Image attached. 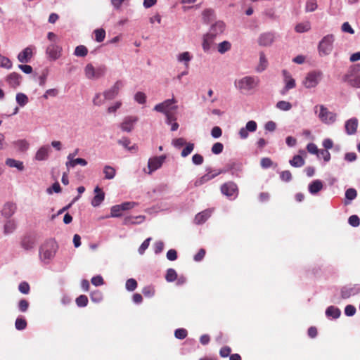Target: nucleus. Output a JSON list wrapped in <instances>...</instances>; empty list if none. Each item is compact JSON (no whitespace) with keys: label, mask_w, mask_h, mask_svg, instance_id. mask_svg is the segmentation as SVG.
I'll list each match as a JSON object with an SVG mask.
<instances>
[{"label":"nucleus","mask_w":360,"mask_h":360,"mask_svg":"<svg viewBox=\"0 0 360 360\" xmlns=\"http://www.w3.org/2000/svg\"><path fill=\"white\" fill-rule=\"evenodd\" d=\"M134 99L137 103L143 104L146 101V96L144 93L139 91L135 94Z\"/></svg>","instance_id":"052dcab7"},{"label":"nucleus","mask_w":360,"mask_h":360,"mask_svg":"<svg viewBox=\"0 0 360 360\" xmlns=\"http://www.w3.org/2000/svg\"><path fill=\"white\" fill-rule=\"evenodd\" d=\"M177 59H178V60L179 62H184L186 66L187 67L188 65V63L191 60V57L190 56V53L186 51V52H184L182 53H180L178 56Z\"/></svg>","instance_id":"de8ad7c7"},{"label":"nucleus","mask_w":360,"mask_h":360,"mask_svg":"<svg viewBox=\"0 0 360 360\" xmlns=\"http://www.w3.org/2000/svg\"><path fill=\"white\" fill-rule=\"evenodd\" d=\"M175 338L179 340H183L187 336V330L184 328L176 329L174 332Z\"/></svg>","instance_id":"680f3d73"},{"label":"nucleus","mask_w":360,"mask_h":360,"mask_svg":"<svg viewBox=\"0 0 360 360\" xmlns=\"http://www.w3.org/2000/svg\"><path fill=\"white\" fill-rule=\"evenodd\" d=\"M76 304H77L78 307H86L88 304V298L86 295H79L77 299H76Z\"/></svg>","instance_id":"4d7b16f0"},{"label":"nucleus","mask_w":360,"mask_h":360,"mask_svg":"<svg viewBox=\"0 0 360 360\" xmlns=\"http://www.w3.org/2000/svg\"><path fill=\"white\" fill-rule=\"evenodd\" d=\"M176 278H177V274L174 269H167V274L165 276V279L168 282H173L176 279Z\"/></svg>","instance_id":"c03bdc74"},{"label":"nucleus","mask_w":360,"mask_h":360,"mask_svg":"<svg viewBox=\"0 0 360 360\" xmlns=\"http://www.w3.org/2000/svg\"><path fill=\"white\" fill-rule=\"evenodd\" d=\"M259 82L257 77L246 76L237 82V86L240 90L250 91L257 87Z\"/></svg>","instance_id":"f03ea898"},{"label":"nucleus","mask_w":360,"mask_h":360,"mask_svg":"<svg viewBox=\"0 0 360 360\" xmlns=\"http://www.w3.org/2000/svg\"><path fill=\"white\" fill-rule=\"evenodd\" d=\"M311 25L309 22L299 23L295 27V31L299 33L307 32L310 30Z\"/></svg>","instance_id":"c9c22d12"},{"label":"nucleus","mask_w":360,"mask_h":360,"mask_svg":"<svg viewBox=\"0 0 360 360\" xmlns=\"http://www.w3.org/2000/svg\"><path fill=\"white\" fill-rule=\"evenodd\" d=\"M16 101L20 106H24L28 103V98L25 94L18 93L16 95Z\"/></svg>","instance_id":"37998d69"},{"label":"nucleus","mask_w":360,"mask_h":360,"mask_svg":"<svg viewBox=\"0 0 360 360\" xmlns=\"http://www.w3.org/2000/svg\"><path fill=\"white\" fill-rule=\"evenodd\" d=\"M58 248V245L54 240L50 239L46 241L39 249L40 259L44 263L49 264L55 257Z\"/></svg>","instance_id":"f257e3e1"},{"label":"nucleus","mask_w":360,"mask_h":360,"mask_svg":"<svg viewBox=\"0 0 360 360\" xmlns=\"http://www.w3.org/2000/svg\"><path fill=\"white\" fill-rule=\"evenodd\" d=\"M95 40L97 42H102L105 37V31L101 28L94 30Z\"/></svg>","instance_id":"79ce46f5"},{"label":"nucleus","mask_w":360,"mask_h":360,"mask_svg":"<svg viewBox=\"0 0 360 360\" xmlns=\"http://www.w3.org/2000/svg\"><path fill=\"white\" fill-rule=\"evenodd\" d=\"M260 165L262 167L266 169L272 166L273 162L269 158H263L261 159Z\"/></svg>","instance_id":"338daca9"},{"label":"nucleus","mask_w":360,"mask_h":360,"mask_svg":"<svg viewBox=\"0 0 360 360\" xmlns=\"http://www.w3.org/2000/svg\"><path fill=\"white\" fill-rule=\"evenodd\" d=\"M360 292V285L355 284L353 285L344 286L341 289V296L346 299L351 296L355 295Z\"/></svg>","instance_id":"ddd939ff"},{"label":"nucleus","mask_w":360,"mask_h":360,"mask_svg":"<svg viewBox=\"0 0 360 360\" xmlns=\"http://www.w3.org/2000/svg\"><path fill=\"white\" fill-rule=\"evenodd\" d=\"M142 293L148 297H150L155 294V289L151 286H146L142 290Z\"/></svg>","instance_id":"e2e57ef3"},{"label":"nucleus","mask_w":360,"mask_h":360,"mask_svg":"<svg viewBox=\"0 0 360 360\" xmlns=\"http://www.w3.org/2000/svg\"><path fill=\"white\" fill-rule=\"evenodd\" d=\"M326 315L328 318L337 319L338 318V309L333 306H330L327 308L326 311Z\"/></svg>","instance_id":"09e8293b"},{"label":"nucleus","mask_w":360,"mask_h":360,"mask_svg":"<svg viewBox=\"0 0 360 360\" xmlns=\"http://www.w3.org/2000/svg\"><path fill=\"white\" fill-rule=\"evenodd\" d=\"M138 120L139 118L136 116H127L120 124V128L123 131L131 132Z\"/></svg>","instance_id":"9d476101"},{"label":"nucleus","mask_w":360,"mask_h":360,"mask_svg":"<svg viewBox=\"0 0 360 360\" xmlns=\"http://www.w3.org/2000/svg\"><path fill=\"white\" fill-rule=\"evenodd\" d=\"M223 149H224V145L221 143L217 142V143H214V145L212 147L211 150H212V153H214L215 155H218V154H220L223 151Z\"/></svg>","instance_id":"13d9d810"},{"label":"nucleus","mask_w":360,"mask_h":360,"mask_svg":"<svg viewBox=\"0 0 360 360\" xmlns=\"http://www.w3.org/2000/svg\"><path fill=\"white\" fill-rule=\"evenodd\" d=\"M280 178L283 181L289 182L292 180V174L289 170H285L280 173Z\"/></svg>","instance_id":"bf43d9fd"},{"label":"nucleus","mask_w":360,"mask_h":360,"mask_svg":"<svg viewBox=\"0 0 360 360\" xmlns=\"http://www.w3.org/2000/svg\"><path fill=\"white\" fill-rule=\"evenodd\" d=\"M16 224L14 220H8L4 226V234H10L14 231Z\"/></svg>","instance_id":"2f4dec72"},{"label":"nucleus","mask_w":360,"mask_h":360,"mask_svg":"<svg viewBox=\"0 0 360 360\" xmlns=\"http://www.w3.org/2000/svg\"><path fill=\"white\" fill-rule=\"evenodd\" d=\"M348 223L352 227H358L360 224V219L356 214L352 215L348 219Z\"/></svg>","instance_id":"3c124183"},{"label":"nucleus","mask_w":360,"mask_h":360,"mask_svg":"<svg viewBox=\"0 0 360 360\" xmlns=\"http://www.w3.org/2000/svg\"><path fill=\"white\" fill-rule=\"evenodd\" d=\"M0 66L6 69H11L12 68V62L8 58L0 54Z\"/></svg>","instance_id":"a19ab883"},{"label":"nucleus","mask_w":360,"mask_h":360,"mask_svg":"<svg viewBox=\"0 0 360 360\" xmlns=\"http://www.w3.org/2000/svg\"><path fill=\"white\" fill-rule=\"evenodd\" d=\"M77 165H80L81 166L84 167L87 165V162L85 159L78 158L73 159L71 161H68L65 163L68 168L75 167Z\"/></svg>","instance_id":"cd10ccee"},{"label":"nucleus","mask_w":360,"mask_h":360,"mask_svg":"<svg viewBox=\"0 0 360 360\" xmlns=\"http://www.w3.org/2000/svg\"><path fill=\"white\" fill-rule=\"evenodd\" d=\"M274 41V34L272 32H265L262 34L259 39L258 43L262 46H269L272 44Z\"/></svg>","instance_id":"f3484780"},{"label":"nucleus","mask_w":360,"mask_h":360,"mask_svg":"<svg viewBox=\"0 0 360 360\" xmlns=\"http://www.w3.org/2000/svg\"><path fill=\"white\" fill-rule=\"evenodd\" d=\"M360 63L353 65L347 75H360Z\"/></svg>","instance_id":"774afa93"},{"label":"nucleus","mask_w":360,"mask_h":360,"mask_svg":"<svg viewBox=\"0 0 360 360\" xmlns=\"http://www.w3.org/2000/svg\"><path fill=\"white\" fill-rule=\"evenodd\" d=\"M276 108L283 111H288L292 108V104L290 102L281 101L276 103Z\"/></svg>","instance_id":"4c0bfd02"},{"label":"nucleus","mask_w":360,"mask_h":360,"mask_svg":"<svg viewBox=\"0 0 360 360\" xmlns=\"http://www.w3.org/2000/svg\"><path fill=\"white\" fill-rule=\"evenodd\" d=\"M335 40L333 35H327L323 38L319 45V52L324 54H329L333 49V43Z\"/></svg>","instance_id":"423d86ee"},{"label":"nucleus","mask_w":360,"mask_h":360,"mask_svg":"<svg viewBox=\"0 0 360 360\" xmlns=\"http://www.w3.org/2000/svg\"><path fill=\"white\" fill-rule=\"evenodd\" d=\"M61 52L62 47L56 44H51L48 46L46 51V54L52 60H56L59 58L61 56Z\"/></svg>","instance_id":"f8f14e48"},{"label":"nucleus","mask_w":360,"mask_h":360,"mask_svg":"<svg viewBox=\"0 0 360 360\" xmlns=\"http://www.w3.org/2000/svg\"><path fill=\"white\" fill-rule=\"evenodd\" d=\"M165 159L166 156L164 155L150 158L148 162V167L149 169L148 174H151L153 172L161 167Z\"/></svg>","instance_id":"1a4fd4ad"},{"label":"nucleus","mask_w":360,"mask_h":360,"mask_svg":"<svg viewBox=\"0 0 360 360\" xmlns=\"http://www.w3.org/2000/svg\"><path fill=\"white\" fill-rule=\"evenodd\" d=\"M268 65L267 59L266 58V56L263 52H261L259 53V63L257 68V72H262L264 71Z\"/></svg>","instance_id":"7c9ffc66"},{"label":"nucleus","mask_w":360,"mask_h":360,"mask_svg":"<svg viewBox=\"0 0 360 360\" xmlns=\"http://www.w3.org/2000/svg\"><path fill=\"white\" fill-rule=\"evenodd\" d=\"M322 73L319 71H311L307 74L302 81L303 85L307 89L316 87L321 79Z\"/></svg>","instance_id":"7ed1b4c3"},{"label":"nucleus","mask_w":360,"mask_h":360,"mask_svg":"<svg viewBox=\"0 0 360 360\" xmlns=\"http://www.w3.org/2000/svg\"><path fill=\"white\" fill-rule=\"evenodd\" d=\"M210 217L209 213L207 211H204L197 214L195 217V222L198 224L204 223L207 219Z\"/></svg>","instance_id":"72a5a7b5"},{"label":"nucleus","mask_w":360,"mask_h":360,"mask_svg":"<svg viewBox=\"0 0 360 360\" xmlns=\"http://www.w3.org/2000/svg\"><path fill=\"white\" fill-rule=\"evenodd\" d=\"M14 144L22 152L27 150L29 148V143L25 140H18Z\"/></svg>","instance_id":"58836bf2"},{"label":"nucleus","mask_w":360,"mask_h":360,"mask_svg":"<svg viewBox=\"0 0 360 360\" xmlns=\"http://www.w3.org/2000/svg\"><path fill=\"white\" fill-rule=\"evenodd\" d=\"M344 82L354 88H360V75H345Z\"/></svg>","instance_id":"a211bd4d"},{"label":"nucleus","mask_w":360,"mask_h":360,"mask_svg":"<svg viewBox=\"0 0 360 360\" xmlns=\"http://www.w3.org/2000/svg\"><path fill=\"white\" fill-rule=\"evenodd\" d=\"M21 80V75L16 72H12L6 77V81L8 84L13 87L16 88L20 85Z\"/></svg>","instance_id":"412c9836"},{"label":"nucleus","mask_w":360,"mask_h":360,"mask_svg":"<svg viewBox=\"0 0 360 360\" xmlns=\"http://www.w3.org/2000/svg\"><path fill=\"white\" fill-rule=\"evenodd\" d=\"M221 193L229 197H233L235 198L238 193V189L237 185L233 181H229L221 185Z\"/></svg>","instance_id":"0eeeda50"},{"label":"nucleus","mask_w":360,"mask_h":360,"mask_svg":"<svg viewBox=\"0 0 360 360\" xmlns=\"http://www.w3.org/2000/svg\"><path fill=\"white\" fill-rule=\"evenodd\" d=\"M285 86L281 91L282 94H285L288 91L295 87V80L292 77L291 75L286 70L282 71Z\"/></svg>","instance_id":"9b49d317"},{"label":"nucleus","mask_w":360,"mask_h":360,"mask_svg":"<svg viewBox=\"0 0 360 360\" xmlns=\"http://www.w3.org/2000/svg\"><path fill=\"white\" fill-rule=\"evenodd\" d=\"M6 165L10 167H15L19 171L24 170L23 162L13 158H8L6 160Z\"/></svg>","instance_id":"a878e982"},{"label":"nucleus","mask_w":360,"mask_h":360,"mask_svg":"<svg viewBox=\"0 0 360 360\" xmlns=\"http://www.w3.org/2000/svg\"><path fill=\"white\" fill-rule=\"evenodd\" d=\"M88 50L83 45L77 46L75 49V55L77 56L84 57L87 55Z\"/></svg>","instance_id":"ea45409f"},{"label":"nucleus","mask_w":360,"mask_h":360,"mask_svg":"<svg viewBox=\"0 0 360 360\" xmlns=\"http://www.w3.org/2000/svg\"><path fill=\"white\" fill-rule=\"evenodd\" d=\"M225 29V24L222 21H217L214 24H213L209 32L207 34L208 37L214 39L219 34H221L224 32Z\"/></svg>","instance_id":"4468645a"},{"label":"nucleus","mask_w":360,"mask_h":360,"mask_svg":"<svg viewBox=\"0 0 360 360\" xmlns=\"http://www.w3.org/2000/svg\"><path fill=\"white\" fill-rule=\"evenodd\" d=\"M231 49V44L227 41H224L219 44L218 51L220 53H224Z\"/></svg>","instance_id":"49530a36"},{"label":"nucleus","mask_w":360,"mask_h":360,"mask_svg":"<svg viewBox=\"0 0 360 360\" xmlns=\"http://www.w3.org/2000/svg\"><path fill=\"white\" fill-rule=\"evenodd\" d=\"M141 219L140 221H139V223L143 221L145 219V217L144 216H137L136 217H125L124 219V221H123V224L124 225H129V224H136L137 222L135 221V219Z\"/></svg>","instance_id":"e433bc0d"},{"label":"nucleus","mask_w":360,"mask_h":360,"mask_svg":"<svg viewBox=\"0 0 360 360\" xmlns=\"http://www.w3.org/2000/svg\"><path fill=\"white\" fill-rule=\"evenodd\" d=\"M212 40H213V39L210 38V37H208L207 34H206L204 37L203 43H202V49L205 51L207 52L210 49Z\"/></svg>","instance_id":"8fccbe9b"},{"label":"nucleus","mask_w":360,"mask_h":360,"mask_svg":"<svg viewBox=\"0 0 360 360\" xmlns=\"http://www.w3.org/2000/svg\"><path fill=\"white\" fill-rule=\"evenodd\" d=\"M50 148L49 146H41L36 153L35 159L39 161L47 159Z\"/></svg>","instance_id":"5701e85b"},{"label":"nucleus","mask_w":360,"mask_h":360,"mask_svg":"<svg viewBox=\"0 0 360 360\" xmlns=\"http://www.w3.org/2000/svg\"><path fill=\"white\" fill-rule=\"evenodd\" d=\"M28 307L29 302L26 300L22 299L19 301L18 308L20 311L25 312L27 310Z\"/></svg>","instance_id":"69168bd1"},{"label":"nucleus","mask_w":360,"mask_h":360,"mask_svg":"<svg viewBox=\"0 0 360 360\" xmlns=\"http://www.w3.org/2000/svg\"><path fill=\"white\" fill-rule=\"evenodd\" d=\"M16 210V205L13 202H8L4 204L1 210V214L6 218H10Z\"/></svg>","instance_id":"aec40b11"},{"label":"nucleus","mask_w":360,"mask_h":360,"mask_svg":"<svg viewBox=\"0 0 360 360\" xmlns=\"http://www.w3.org/2000/svg\"><path fill=\"white\" fill-rule=\"evenodd\" d=\"M33 48L28 46L20 52L18 55V60L22 63H28L33 56Z\"/></svg>","instance_id":"2eb2a0df"},{"label":"nucleus","mask_w":360,"mask_h":360,"mask_svg":"<svg viewBox=\"0 0 360 360\" xmlns=\"http://www.w3.org/2000/svg\"><path fill=\"white\" fill-rule=\"evenodd\" d=\"M317 8V4L316 0H307L306 3V11L312 12L314 11Z\"/></svg>","instance_id":"5fc2aeb1"},{"label":"nucleus","mask_w":360,"mask_h":360,"mask_svg":"<svg viewBox=\"0 0 360 360\" xmlns=\"http://www.w3.org/2000/svg\"><path fill=\"white\" fill-rule=\"evenodd\" d=\"M289 163L294 167H301L304 165L305 162L302 156L296 155L289 161Z\"/></svg>","instance_id":"c756f323"},{"label":"nucleus","mask_w":360,"mask_h":360,"mask_svg":"<svg viewBox=\"0 0 360 360\" xmlns=\"http://www.w3.org/2000/svg\"><path fill=\"white\" fill-rule=\"evenodd\" d=\"M194 149V143H188L186 144V147L182 150L181 155L183 158L187 157Z\"/></svg>","instance_id":"a18cd8bd"},{"label":"nucleus","mask_w":360,"mask_h":360,"mask_svg":"<svg viewBox=\"0 0 360 360\" xmlns=\"http://www.w3.org/2000/svg\"><path fill=\"white\" fill-rule=\"evenodd\" d=\"M21 245L25 250H29L33 248L34 242L30 237H25L22 239Z\"/></svg>","instance_id":"f704fd0d"},{"label":"nucleus","mask_w":360,"mask_h":360,"mask_svg":"<svg viewBox=\"0 0 360 360\" xmlns=\"http://www.w3.org/2000/svg\"><path fill=\"white\" fill-rule=\"evenodd\" d=\"M318 108L319 105H316L314 107V112L316 114L318 112ZM320 111L318 114V116L319 119L326 124L333 123L335 121L336 116L335 114L332 113L331 112H329L326 108H325L323 105L319 106Z\"/></svg>","instance_id":"20e7f679"},{"label":"nucleus","mask_w":360,"mask_h":360,"mask_svg":"<svg viewBox=\"0 0 360 360\" xmlns=\"http://www.w3.org/2000/svg\"><path fill=\"white\" fill-rule=\"evenodd\" d=\"M357 192L356 189L350 188H348L345 192V199L344 200V204L345 205H348L351 203L352 200H354L356 198Z\"/></svg>","instance_id":"b1692460"},{"label":"nucleus","mask_w":360,"mask_h":360,"mask_svg":"<svg viewBox=\"0 0 360 360\" xmlns=\"http://www.w3.org/2000/svg\"><path fill=\"white\" fill-rule=\"evenodd\" d=\"M103 172L104 174V179L108 180L112 179L116 174L115 169L110 165H105L103 167Z\"/></svg>","instance_id":"bb28decb"},{"label":"nucleus","mask_w":360,"mask_h":360,"mask_svg":"<svg viewBox=\"0 0 360 360\" xmlns=\"http://www.w3.org/2000/svg\"><path fill=\"white\" fill-rule=\"evenodd\" d=\"M323 188V183L321 181L317 179L312 181L309 185V191L311 194H316Z\"/></svg>","instance_id":"393cba45"},{"label":"nucleus","mask_w":360,"mask_h":360,"mask_svg":"<svg viewBox=\"0 0 360 360\" xmlns=\"http://www.w3.org/2000/svg\"><path fill=\"white\" fill-rule=\"evenodd\" d=\"M84 72L86 77L89 79H95V73H96V68L93 66L92 64L89 63L86 65L84 68Z\"/></svg>","instance_id":"473e14b6"},{"label":"nucleus","mask_w":360,"mask_h":360,"mask_svg":"<svg viewBox=\"0 0 360 360\" xmlns=\"http://www.w3.org/2000/svg\"><path fill=\"white\" fill-rule=\"evenodd\" d=\"M176 101L172 98L171 99L165 100L164 102L157 104L154 107V110L160 112H167L175 111L177 110V105H174Z\"/></svg>","instance_id":"39448f33"},{"label":"nucleus","mask_w":360,"mask_h":360,"mask_svg":"<svg viewBox=\"0 0 360 360\" xmlns=\"http://www.w3.org/2000/svg\"><path fill=\"white\" fill-rule=\"evenodd\" d=\"M94 193H96V195L91 200V205L93 207H98L103 201L105 198V193L98 186H96L94 188Z\"/></svg>","instance_id":"6ab92c4d"},{"label":"nucleus","mask_w":360,"mask_h":360,"mask_svg":"<svg viewBox=\"0 0 360 360\" xmlns=\"http://www.w3.org/2000/svg\"><path fill=\"white\" fill-rule=\"evenodd\" d=\"M118 143L122 145L123 147L127 148L129 151H137L138 147L136 145H133L132 146H129V144L131 143L130 140L128 138H123L118 141Z\"/></svg>","instance_id":"c85d7f7f"},{"label":"nucleus","mask_w":360,"mask_h":360,"mask_svg":"<svg viewBox=\"0 0 360 360\" xmlns=\"http://www.w3.org/2000/svg\"><path fill=\"white\" fill-rule=\"evenodd\" d=\"M122 86L123 82L121 80H117L110 89L103 92L104 99L112 100L115 98L119 94L120 90Z\"/></svg>","instance_id":"6e6552de"},{"label":"nucleus","mask_w":360,"mask_h":360,"mask_svg":"<svg viewBox=\"0 0 360 360\" xmlns=\"http://www.w3.org/2000/svg\"><path fill=\"white\" fill-rule=\"evenodd\" d=\"M122 215V210L120 205H114L110 209L111 217H119Z\"/></svg>","instance_id":"603ef678"},{"label":"nucleus","mask_w":360,"mask_h":360,"mask_svg":"<svg viewBox=\"0 0 360 360\" xmlns=\"http://www.w3.org/2000/svg\"><path fill=\"white\" fill-rule=\"evenodd\" d=\"M15 326L19 330L25 329L27 326L26 320L22 318H18L15 321Z\"/></svg>","instance_id":"864d4df0"},{"label":"nucleus","mask_w":360,"mask_h":360,"mask_svg":"<svg viewBox=\"0 0 360 360\" xmlns=\"http://www.w3.org/2000/svg\"><path fill=\"white\" fill-rule=\"evenodd\" d=\"M58 94V90L57 89H50L46 91L45 94L43 95V97L45 99H47L49 96L56 97Z\"/></svg>","instance_id":"0e129e2a"},{"label":"nucleus","mask_w":360,"mask_h":360,"mask_svg":"<svg viewBox=\"0 0 360 360\" xmlns=\"http://www.w3.org/2000/svg\"><path fill=\"white\" fill-rule=\"evenodd\" d=\"M358 127V120L356 117L349 119L345 122V129L347 134L354 135L356 132Z\"/></svg>","instance_id":"dca6fc26"},{"label":"nucleus","mask_w":360,"mask_h":360,"mask_svg":"<svg viewBox=\"0 0 360 360\" xmlns=\"http://www.w3.org/2000/svg\"><path fill=\"white\" fill-rule=\"evenodd\" d=\"M207 171L208 172L207 174L203 175L202 176H201L200 179H198V180L195 181V186H201L203 184H205V182L212 179L213 178H214L215 176H217V175L220 174L221 173H222V171L220 170L218 172L215 173V174H210V169H207Z\"/></svg>","instance_id":"4be33fe9"},{"label":"nucleus","mask_w":360,"mask_h":360,"mask_svg":"<svg viewBox=\"0 0 360 360\" xmlns=\"http://www.w3.org/2000/svg\"><path fill=\"white\" fill-rule=\"evenodd\" d=\"M137 287V282L134 278H129L126 282V289L129 291H134Z\"/></svg>","instance_id":"6e6d98bb"}]
</instances>
